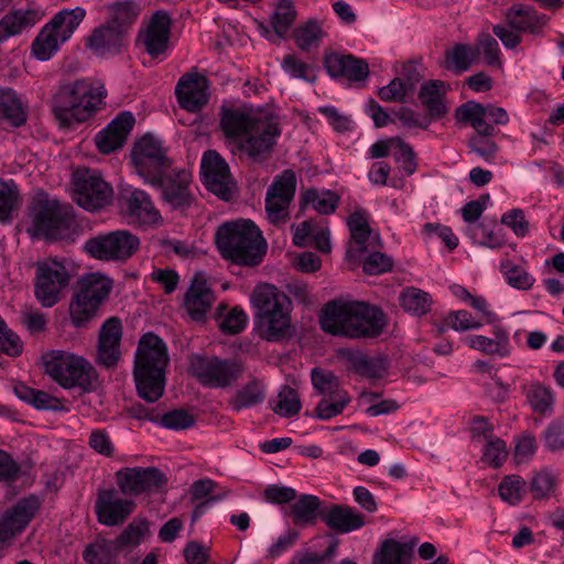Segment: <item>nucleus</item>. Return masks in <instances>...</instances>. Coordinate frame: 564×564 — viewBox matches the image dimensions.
<instances>
[{
	"label": "nucleus",
	"instance_id": "dca6fc26",
	"mask_svg": "<svg viewBox=\"0 0 564 564\" xmlns=\"http://www.w3.org/2000/svg\"><path fill=\"white\" fill-rule=\"evenodd\" d=\"M203 183L206 188L224 200H229L234 192V183L229 166L214 150L204 153L200 163Z\"/></svg>",
	"mask_w": 564,
	"mask_h": 564
},
{
	"label": "nucleus",
	"instance_id": "de8ad7c7",
	"mask_svg": "<svg viewBox=\"0 0 564 564\" xmlns=\"http://www.w3.org/2000/svg\"><path fill=\"white\" fill-rule=\"evenodd\" d=\"M508 24L518 31L534 32L539 25V17L535 11L522 4H516L506 13Z\"/></svg>",
	"mask_w": 564,
	"mask_h": 564
},
{
	"label": "nucleus",
	"instance_id": "2eb2a0df",
	"mask_svg": "<svg viewBox=\"0 0 564 564\" xmlns=\"http://www.w3.org/2000/svg\"><path fill=\"white\" fill-rule=\"evenodd\" d=\"M295 188L296 176L292 170H285L274 178L265 197V209L270 223L279 225L286 221Z\"/></svg>",
	"mask_w": 564,
	"mask_h": 564
},
{
	"label": "nucleus",
	"instance_id": "6e6d98bb",
	"mask_svg": "<svg viewBox=\"0 0 564 564\" xmlns=\"http://www.w3.org/2000/svg\"><path fill=\"white\" fill-rule=\"evenodd\" d=\"M501 272L509 285L519 290H529L534 284V278L521 265L509 260L501 262Z\"/></svg>",
	"mask_w": 564,
	"mask_h": 564
},
{
	"label": "nucleus",
	"instance_id": "5fc2aeb1",
	"mask_svg": "<svg viewBox=\"0 0 564 564\" xmlns=\"http://www.w3.org/2000/svg\"><path fill=\"white\" fill-rule=\"evenodd\" d=\"M296 12L290 0H280L271 17V25L279 36H284L295 21Z\"/></svg>",
	"mask_w": 564,
	"mask_h": 564
},
{
	"label": "nucleus",
	"instance_id": "1a4fd4ad",
	"mask_svg": "<svg viewBox=\"0 0 564 564\" xmlns=\"http://www.w3.org/2000/svg\"><path fill=\"white\" fill-rule=\"evenodd\" d=\"M112 281L100 274L93 273L82 278L69 305V314L76 327H84L93 319L100 305L108 297Z\"/></svg>",
	"mask_w": 564,
	"mask_h": 564
},
{
	"label": "nucleus",
	"instance_id": "e2e57ef3",
	"mask_svg": "<svg viewBox=\"0 0 564 564\" xmlns=\"http://www.w3.org/2000/svg\"><path fill=\"white\" fill-rule=\"evenodd\" d=\"M369 252V256L365 258L364 261V271L367 274H381L388 272L393 267V259L382 253L376 249H372Z\"/></svg>",
	"mask_w": 564,
	"mask_h": 564
},
{
	"label": "nucleus",
	"instance_id": "423d86ee",
	"mask_svg": "<svg viewBox=\"0 0 564 564\" xmlns=\"http://www.w3.org/2000/svg\"><path fill=\"white\" fill-rule=\"evenodd\" d=\"M257 308L256 330L267 341H281L293 334L286 295L274 285L263 284L253 291Z\"/></svg>",
	"mask_w": 564,
	"mask_h": 564
},
{
	"label": "nucleus",
	"instance_id": "6ab92c4d",
	"mask_svg": "<svg viewBox=\"0 0 564 564\" xmlns=\"http://www.w3.org/2000/svg\"><path fill=\"white\" fill-rule=\"evenodd\" d=\"M122 324L120 318L109 317L100 327L96 362L107 369L115 368L121 358Z\"/></svg>",
	"mask_w": 564,
	"mask_h": 564
},
{
	"label": "nucleus",
	"instance_id": "5701e85b",
	"mask_svg": "<svg viewBox=\"0 0 564 564\" xmlns=\"http://www.w3.org/2000/svg\"><path fill=\"white\" fill-rule=\"evenodd\" d=\"M208 80L196 72L184 74L175 88L180 106L187 111H197L208 102Z\"/></svg>",
	"mask_w": 564,
	"mask_h": 564
},
{
	"label": "nucleus",
	"instance_id": "ea45409f",
	"mask_svg": "<svg viewBox=\"0 0 564 564\" xmlns=\"http://www.w3.org/2000/svg\"><path fill=\"white\" fill-rule=\"evenodd\" d=\"M411 549L399 541L388 539L373 554L372 564H409Z\"/></svg>",
	"mask_w": 564,
	"mask_h": 564
},
{
	"label": "nucleus",
	"instance_id": "ddd939ff",
	"mask_svg": "<svg viewBox=\"0 0 564 564\" xmlns=\"http://www.w3.org/2000/svg\"><path fill=\"white\" fill-rule=\"evenodd\" d=\"M112 194L111 186L96 171L79 169L74 173V200L82 208L101 209L111 203Z\"/></svg>",
	"mask_w": 564,
	"mask_h": 564
},
{
	"label": "nucleus",
	"instance_id": "680f3d73",
	"mask_svg": "<svg viewBox=\"0 0 564 564\" xmlns=\"http://www.w3.org/2000/svg\"><path fill=\"white\" fill-rule=\"evenodd\" d=\"M479 50V55L482 54L485 62L490 66H500V50L498 42L489 33H481L477 39V44L474 47Z\"/></svg>",
	"mask_w": 564,
	"mask_h": 564
},
{
	"label": "nucleus",
	"instance_id": "72a5a7b5",
	"mask_svg": "<svg viewBox=\"0 0 564 564\" xmlns=\"http://www.w3.org/2000/svg\"><path fill=\"white\" fill-rule=\"evenodd\" d=\"M458 120L469 122L476 130V135L490 138L496 134V129L488 123L484 113V105L476 101H467L463 104L456 111Z\"/></svg>",
	"mask_w": 564,
	"mask_h": 564
},
{
	"label": "nucleus",
	"instance_id": "69168bd1",
	"mask_svg": "<svg viewBox=\"0 0 564 564\" xmlns=\"http://www.w3.org/2000/svg\"><path fill=\"white\" fill-rule=\"evenodd\" d=\"M556 479L546 470L536 473L530 485V490L535 499H543L551 495L554 490Z\"/></svg>",
	"mask_w": 564,
	"mask_h": 564
},
{
	"label": "nucleus",
	"instance_id": "cd10ccee",
	"mask_svg": "<svg viewBox=\"0 0 564 564\" xmlns=\"http://www.w3.org/2000/svg\"><path fill=\"white\" fill-rule=\"evenodd\" d=\"M325 67L334 77H346L349 80L359 82L369 76L368 64L352 55L330 54L325 58Z\"/></svg>",
	"mask_w": 564,
	"mask_h": 564
},
{
	"label": "nucleus",
	"instance_id": "09e8293b",
	"mask_svg": "<svg viewBox=\"0 0 564 564\" xmlns=\"http://www.w3.org/2000/svg\"><path fill=\"white\" fill-rule=\"evenodd\" d=\"M301 408L302 403L297 392L289 386L282 387L276 399L272 401L273 412L283 417L297 414Z\"/></svg>",
	"mask_w": 564,
	"mask_h": 564
},
{
	"label": "nucleus",
	"instance_id": "603ef678",
	"mask_svg": "<svg viewBox=\"0 0 564 564\" xmlns=\"http://www.w3.org/2000/svg\"><path fill=\"white\" fill-rule=\"evenodd\" d=\"M400 302L405 311L423 315L429 312L432 300L429 293L416 288H408L401 293Z\"/></svg>",
	"mask_w": 564,
	"mask_h": 564
},
{
	"label": "nucleus",
	"instance_id": "c9c22d12",
	"mask_svg": "<svg viewBox=\"0 0 564 564\" xmlns=\"http://www.w3.org/2000/svg\"><path fill=\"white\" fill-rule=\"evenodd\" d=\"M349 360L354 370L362 377L381 379L388 372L389 361L383 356L356 354Z\"/></svg>",
	"mask_w": 564,
	"mask_h": 564
},
{
	"label": "nucleus",
	"instance_id": "473e14b6",
	"mask_svg": "<svg viewBox=\"0 0 564 564\" xmlns=\"http://www.w3.org/2000/svg\"><path fill=\"white\" fill-rule=\"evenodd\" d=\"M26 109L28 106L13 89H0V120L7 121L12 127H21L26 122Z\"/></svg>",
	"mask_w": 564,
	"mask_h": 564
},
{
	"label": "nucleus",
	"instance_id": "a878e982",
	"mask_svg": "<svg viewBox=\"0 0 564 564\" xmlns=\"http://www.w3.org/2000/svg\"><path fill=\"white\" fill-rule=\"evenodd\" d=\"M133 126L134 118L130 112L119 113L105 129L96 134L95 143L99 152L109 154L121 148Z\"/></svg>",
	"mask_w": 564,
	"mask_h": 564
},
{
	"label": "nucleus",
	"instance_id": "4d7b16f0",
	"mask_svg": "<svg viewBox=\"0 0 564 564\" xmlns=\"http://www.w3.org/2000/svg\"><path fill=\"white\" fill-rule=\"evenodd\" d=\"M507 444L500 437L489 435L484 446L481 460L494 468H499L508 458Z\"/></svg>",
	"mask_w": 564,
	"mask_h": 564
},
{
	"label": "nucleus",
	"instance_id": "774afa93",
	"mask_svg": "<svg viewBox=\"0 0 564 564\" xmlns=\"http://www.w3.org/2000/svg\"><path fill=\"white\" fill-rule=\"evenodd\" d=\"M413 93L408 89V86L401 78L392 79L387 86L381 87L378 91V96L383 101H405L409 95Z\"/></svg>",
	"mask_w": 564,
	"mask_h": 564
},
{
	"label": "nucleus",
	"instance_id": "7c9ffc66",
	"mask_svg": "<svg viewBox=\"0 0 564 564\" xmlns=\"http://www.w3.org/2000/svg\"><path fill=\"white\" fill-rule=\"evenodd\" d=\"M447 85L438 79L427 80L422 84L419 91V99L426 108L431 118H441L447 112L445 95Z\"/></svg>",
	"mask_w": 564,
	"mask_h": 564
},
{
	"label": "nucleus",
	"instance_id": "4c0bfd02",
	"mask_svg": "<svg viewBox=\"0 0 564 564\" xmlns=\"http://www.w3.org/2000/svg\"><path fill=\"white\" fill-rule=\"evenodd\" d=\"M86 15L85 9L77 7L72 10H63L56 13L47 23L48 26L66 42L78 28Z\"/></svg>",
	"mask_w": 564,
	"mask_h": 564
},
{
	"label": "nucleus",
	"instance_id": "864d4df0",
	"mask_svg": "<svg viewBox=\"0 0 564 564\" xmlns=\"http://www.w3.org/2000/svg\"><path fill=\"white\" fill-rule=\"evenodd\" d=\"M499 496L509 505H518L527 492V482L519 475L503 477L498 487Z\"/></svg>",
	"mask_w": 564,
	"mask_h": 564
},
{
	"label": "nucleus",
	"instance_id": "338daca9",
	"mask_svg": "<svg viewBox=\"0 0 564 564\" xmlns=\"http://www.w3.org/2000/svg\"><path fill=\"white\" fill-rule=\"evenodd\" d=\"M195 419L183 409L173 410L160 417V424L171 430H185L193 426Z\"/></svg>",
	"mask_w": 564,
	"mask_h": 564
},
{
	"label": "nucleus",
	"instance_id": "7ed1b4c3",
	"mask_svg": "<svg viewBox=\"0 0 564 564\" xmlns=\"http://www.w3.org/2000/svg\"><path fill=\"white\" fill-rule=\"evenodd\" d=\"M169 361L167 347L156 334L149 332L141 336L133 367L137 392L141 399L153 403L163 395Z\"/></svg>",
	"mask_w": 564,
	"mask_h": 564
},
{
	"label": "nucleus",
	"instance_id": "13d9d810",
	"mask_svg": "<svg viewBox=\"0 0 564 564\" xmlns=\"http://www.w3.org/2000/svg\"><path fill=\"white\" fill-rule=\"evenodd\" d=\"M350 401L348 392H339L336 397L324 398L315 408L316 417L330 420L341 414Z\"/></svg>",
	"mask_w": 564,
	"mask_h": 564
},
{
	"label": "nucleus",
	"instance_id": "9d476101",
	"mask_svg": "<svg viewBox=\"0 0 564 564\" xmlns=\"http://www.w3.org/2000/svg\"><path fill=\"white\" fill-rule=\"evenodd\" d=\"M131 156L137 173L149 184L160 182L172 165L162 142L150 134L144 135L134 144Z\"/></svg>",
	"mask_w": 564,
	"mask_h": 564
},
{
	"label": "nucleus",
	"instance_id": "f8f14e48",
	"mask_svg": "<svg viewBox=\"0 0 564 564\" xmlns=\"http://www.w3.org/2000/svg\"><path fill=\"white\" fill-rule=\"evenodd\" d=\"M139 238L127 230H117L88 239L85 251L102 261H126L139 249Z\"/></svg>",
	"mask_w": 564,
	"mask_h": 564
},
{
	"label": "nucleus",
	"instance_id": "a18cd8bd",
	"mask_svg": "<svg viewBox=\"0 0 564 564\" xmlns=\"http://www.w3.org/2000/svg\"><path fill=\"white\" fill-rule=\"evenodd\" d=\"M466 340L471 348L480 350L485 354L498 355L502 357L509 354L508 336L502 330L497 332L495 338L474 335L467 337Z\"/></svg>",
	"mask_w": 564,
	"mask_h": 564
},
{
	"label": "nucleus",
	"instance_id": "f704fd0d",
	"mask_svg": "<svg viewBox=\"0 0 564 564\" xmlns=\"http://www.w3.org/2000/svg\"><path fill=\"white\" fill-rule=\"evenodd\" d=\"M15 395L33 405L37 410L61 411L64 409L61 401L45 391L33 389L23 382H18L13 387Z\"/></svg>",
	"mask_w": 564,
	"mask_h": 564
},
{
	"label": "nucleus",
	"instance_id": "f257e3e1",
	"mask_svg": "<svg viewBox=\"0 0 564 564\" xmlns=\"http://www.w3.org/2000/svg\"><path fill=\"white\" fill-rule=\"evenodd\" d=\"M220 126L225 135L253 162H264L281 134L278 117L252 107L223 109Z\"/></svg>",
	"mask_w": 564,
	"mask_h": 564
},
{
	"label": "nucleus",
	"instance_id": "c03bdc74",
	"mask_svg": "<svg viewBox=\"0 0 564 564\" xmlns=\"http://www.w3.org/2000/svg\"><path fill=\"white\" fill-rule=\"evenodd\" d=\"M119 550L117 545L105 539L89 544L84 551V558L88 564H116Z\"/></svg>",
	"mask_w": 564,
	"mask_h": 564
},
{
	"label": "nucleus",
	"instance_id": "c85d7f7f",
	"mask_svg": "<svg viewBox=\"0 0 564 564\" xmlns=\"http://www.w3.org/2000/svg\"><path fill=\"white\" fill-rule=\"evenodd\" d=\"M127 34L106 23L95 29L89 36V47L99 56L112 55L126 45Z\"/></svg>",
	"mask_w": 564,
	"mask_h": 564
},
{
	"label": "nucleus",
	"instance_id": "0e129e2a",
	"mask_svg": "<svg viewBox=\"0 0 564 564\" xmlns=\"http://www.w3.org/2000/svg\"><path fill=\"white\" fill-rule=\"evenodd\" d=\"M527 397L532 409L540 413L549 411L553 403V395L551 391L541 384L531 386Z\"/></svg>",
	"mask_w": 564,
	"mask_h": 564
},
{
	"label": "nucleus",
	"instance_id": "052dcab7",
	"mask_svg": "<svg viewBox=\"0 0 564 564\" xmlns=\"http://www.w3.org/2000/svg\"><path fill=\"white\" fill-rule=\"evenodd\" d=\"M149 534V522L147 520L131 522L124 531L112 542L117 545L118 550L126 546H135L140 544L142 539Z\"/></svg>",
	"mask_w": 564,
	"mask_h": 564
},
{
	"label": "nucleus",
	"instance_id": "4468645a",
	"mask_svg": "<svg viewBox=\"0 0 564 564\" xmlns=\"http://www.w3.org/2000/svg\"><path fill=\"white\" fill-rule=\"evenodd\" d=\"M34 293L44 307H51L61 300L63 290L69 283L66 268L55 261H41L35 264Z\"/></svg>",
	"mask_w": 564,
	"mask_h": 564
},
{
	"label": "nucleus",
	"instance_id": "e433bc0d",
	"mask_svg": "<svg viewBox=\"0 0 564 564\" xmlns=\"http://www.w3.org/2000/svg\"><path fill=\"white\" fill-rule=\"evenodd\" d=\"M321 510V500L318 497L303 495L291 505L290 516L295 525L304 527L314 523Z\"/></svg>",
	"mask_w": 564,
	"mask_h": 564
},
{
	"label": "nucleus",
	"instance_id": "3c124183",
	"mask_svg": "<svg viewBox=\"0 0 564 564\" xmlns=\"http://www.w3.org/2000/svg\"><path fill=\"white\" fill-rule=\"evenodd\" d=\"M313 387L324 398L336 397L339 392H346L341 389L338 378L329 370L314 368L311 372Z\"/></svg>",
	"mask_w": 564,
	"mask_h": 564
},
{
	"label": "nucleus",
	"instance_id": "4be33fe9",
	"mask_svg": "<svg viewBox=\"0 0 564 564\" xmlns=\"http://www.w3.org/2000/svg\"><path fill=\"white\" fill-rule=\"evenodd\" d=\"M216 295L202 273H196L183 299V307L195 322H205Z\"/></svg>",
	"mask_w": 564,
	"mask_h": 564
},
{
	"label": "nucleus",
	"instance_id": "f3484780",
	"mask_svg": "<svg viewBox=\"0 0 564 564\" xmlns=\"http://www.w3.org/2000/svg\"><path fill=\"white\" fill-rule=\"evenodd\" d=\"M117 484L124 495H140L161 489L167 482L165 475L155 467L122 468L116 473Z\"/></svg>",
	"mask_w": 564,
	"mask_h": 564
},
{
	"label": "nucleus",
	"instance_id": "8fccbe9b",
	"mask_svg": "<svg viewBox=\"0 0 564 564\" xmlns=\"http://www.w3.org/2000/svg\"><path fill=\"white\" fill-rule=\"evenodd\" d=\"M303 202L305 205H312L317 213L328 215L335 212L339 197L330 191L319 192L310 188L304 193Z\"/></svg>",
	"mask_w": 564,
	"mask_h": 564
},
{
	"label": "nucleus",
	"instance_id": "bb28decb",
	"mask_svg": "<svg viewBox=\"0 0 564 564\" xmlns=\"http://www.w3.org/2000/svg\"><path fill=\"white\" fill-rule=\"evenodd\" d=\"M325 524L339 533H348L366 524L365 516L347 505H332L319 512Z\"/></svg>",
	"mask_w": 564,
	"mask_h": 564
},
{
	"label": "nucleus",
	"instance_id": "0eeeda50",
	"mask_svg": "<svg viewBox=\"0 0 564 564\" xmlns=\"http://www.w3.org/2000/svg\"><path fill=\"white\" fill-rule=\"evenodd\" d=\"M26 231L33 238L74 241L78 235L74 209L57 199L37 198L32 204L31 225Z\"/></svg>",
	"mask_w": 564,
	"mask_h": 564
},
{
	"label": "nucleus",
	"instance_id": "c756f323",
	"mask_svg": "<svg viewBox=\"0 0 564 564\" xmlns=\"http://www.w3.org/2000/svg\"><path fill=\"white\" fill-rule=\"evenodd\" d=\"M129 216L141 226L156 225L161 215L150 196L141 189H134L127 198Z\"/></svg>",
	"mask_w": 564,
	"mask_h": 564
},
{
	"label": "nucleus",
	"instance_id": "79ce46f5",
	"mask_svg": "<svg viewBox=\"0 0 564 564\" xmlns=\"http://www.w3.org/2000/svg\"><path fill=\"white\" fill-rule=\"evenodd\" d=\"M265 398L264 386L259 380H251L230 399L229 404L236 411L251 408L263 402Z\"/></svg>",
	"mask_w": 564,
	"mask_h": 564
},
{
	"label": "nucleus",
	"instance_id": "49530a36",
	"mask_svg": "<svg viewBox=\"0 0 564 564\" xmlns=\"http://www.w3.org/2000/svg\"><path fill=\"white\" fill-rule=\"evenodd\" d=\"M62 43L64 41L46 24L33 41L32 53L37 59L47 61Z\"/></svg>",
	"mask_w": 564,
	"mask_h": 564
},
{
	"label": "nucleus",
	"instance_id": "412c9836",
	"mask_svg": "<svg viewBox=\"0 0 564 564\" xmlns=\"http://www.w3.org/2000/svg\"><path fill=\"white\" fill-rule=\"evenodd\" d=\"M40 508L35 497H29L17 502L0 518V544L20 534L29 524Z\"/></svg>",
	"mask_w": 564,
	"mask_h": 564
},
{
	"label": "nucleus",
	"instance_id": "39448f33",
	"mask_svg": "<svg viewBox=\"0 0 564 564\" xmlns=\"http://www.w3.org/2000/svg\"><path fill=\"white\" fill-rule=\"evenodd\" d=\"M217 247L225 259L241 265L259 264L267 243L251 220H236L221 225L216 232Z\"/></svg>",
	"mask_w": 564,
	"mask_h": 564
},
{
	"label": "nucleus",
	"instance_id": "f03ea898",
	"mask_svg": "<svg viewBox=\"0 0 564 564\" xmlns=\"http://www.w3.org/2000/svg\"><path fill=\"white\" fill-rule=\"evenodd\" d=\"M324 332L348 338H373L383 332L384 314L365 302L334 300L325 304L319 316Z\"/></svg>",
	"mask_w": 564,
	"mask_h": 564
},
{
	"label": "nucleus",
	"instance_id": "20e7f679",
	"mask_svg": "<svg viewBox=\"0 0 564 564\" xmlns=\"http://www.w3.org/2000/svg\"><path fill=\"white\" fill-rule=\"evenodd\" d=\"M107 93L104 85L77 79L59 86L52 99V110L62 127L89 119L102 105Z\"/></svg>",
	"mask_w": 564,
	"mask_h": 564
},
{
	"label": "nucleus",
	"instance_id": "a211bd4d",
	"mask_svg": "<svg viewBox=\"0 0 564 564\" xmlns=\"http://www.w3.org/2000/svg\"><path fill=\"white\" fill-rule=\"evenodd\" d=\"M347 225L350 231V240L346 256L349 260L360 259L366 252L382 246L379 234L371 230L364 212L356 210L352 213L347 220Z\"/></svg>",
	"mask_w": 564,
	"mask_h": 564
},
{
	"label": "nucleus",
	"instance_id": "37998d69",
	"mask_svg": "<svg viewBox=\"0 0 564 564\" xmlns=\"http://www.w3.org/2000/svg\"><path fill=\"white\" fill-rule=\"evenodd\" d=\"M109 20L108 24L120 29L124 34L128 33L129 28L134 23L138 17V7L132 1H118L108 6Z\"/></svg>",
	"mask_w": 564,
	"mask_h": 564
},
{
	"label": "nucleus",
	"instance_id": "9b49d317",
	"mask_svg": "<svg viewBox=\"0 0 564 564\" xmlns=\"http://www.w3.org/2000/svg\"><path fill=\"white\" fill-rule=\"evenodd\" d=\"M191 372L205 387L226 388L242 376L243 367L236 360L196 355L191 358Z\"/></svg>",
	"mask_w": 564,
	"mask_h": 564
},
{
	"label": "nucleus",
	"instance_id": "393cba45",
	"mask_svg": "<svg viewBox=\"0 0 564 564\" xmlns=\"http://www.w3.org/2000/svg\"><path fill=\"white\" fill-rule=\"evenodd\" d=\"M171 19L166 12L159 11L150 20L145 30L139 33L138 41L147 53L156 57L169 46Z\"/></svg>",
	"mask_w": 564,
	"mask_h": 564
},
{
	"label": "nucleus",
	"instance_id": "2f4dec72",
	"mask_svg": "<svg viewBox=\"0 0 564 564\" xmlns=\"http://www.w3.org/2000/svg\"><path fill=\"white\" fill-rule=\"evenodd\" d=\"M42 14L39 10H15L0 20V43L12 35L21 33L26 28L40 21Z\"/></svg>",
	"mask_w": 564,
	"mask_h": 564
},
{
	"label": "nucleus",
	"instance_id": "bf43d9fd",
	"mask_svg": "<svg viewBox=\"0 0 564 564\" xmlns=\"http://www.w3.org/2000/svg\"><path fill=\"white\" fill-rule=\"evenodd\" d=\"M324 35L325 32L317 22L308 21L295 30L294 40L301 50L308 51L311 47L317 46Z\"/></svg>",
	"mask_w": 564,
	"mask_h": 564
},
{
	"label": "nucleus",
	"instance_id": "b1692460",
	"mask_svg": "<svg viewBox=\"0 0 564 564\" xmlns=\"http://www.w3.org/2000/svg\"><path fill=\"white\" fill-rule=\"evenodd\" d=\"M133 508V501L119 498L113 489L100 490L95 502L98 521L109 527L124 522Z\"/></svg>",
	"mask_w": 564,
	"mask_h": 564
},
{
	"label": "nucleus",
	"instance_id": "a19ab883",
	"mask_svg": "<svg viewBox=\"0 0 564 564\" xmlns=\"http://www.w3.org/2000/svg\"><path fill=\"white\" fill-rule=\"evenodd\" d=\"M21 204L22 197L17 184L12 180L0 178V221L10 223Z\"/></svg>",
	"mask_w": 564,
	"mask_h": 564
},
{
	"label": "nucleus",
	"instance_id": "58836bf2",
	"mask_svg": "<svg viewBox=\"0 0 564 564\" xmlns=\"http://www.w3.org/2000/svg\"><path fill=\"white\" fill-rule=\"evenodd\" d=\"M444 66L458 73L467 70L479 59V50L467 44H456L453 48L444 52Z\"/></svg>",
	"mask_w": 564,
	"mask_h": 564
},
{
	"label": "nucleus",
	"instance_id": "6e6552de",
	"mask_svg": "<svg viewBox=\"0 0 564 564\" xmlns=\"http://www.w3.org/2000/svg\"><path fill=\"white\" fill-rule=\"evenodd\" d=\"M42 359L45 373L63 388L79 387L86 391L93 388L97 375L84 357L65 350H52Z\"/></svg>",
	"mask_w": 564,
	"mask_h": 564
},
{
	"label": "nucleus",
	"instance_id": "aec40b11",
	"mask_svg": "<svg viewBox=\"0 0 564 564\" xmlns=\"http://www.w3.org/2000/svg\"><path fill=\"white\" fill-rule=\"evenodd\" d=\"M191 175L186 171L170 172L163 174L160 182L150 184L161 188L163 199L174 209L188 208L194 198L188 191Z\"/></svg>",
	"mask_w": 564,
	"mask_h": 564
}]
</instances>
